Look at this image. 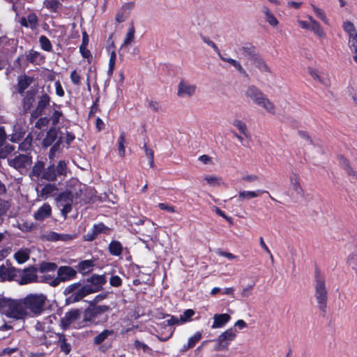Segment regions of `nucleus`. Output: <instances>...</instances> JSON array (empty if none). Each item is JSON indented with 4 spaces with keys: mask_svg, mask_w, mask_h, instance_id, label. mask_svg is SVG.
I'll list each match as a JSON object with an SVG mask.
<instances>
[{
    "mask_svg": "<svg viewBox=\"0 0 357 357\" xmlns=\"http://www.w3.org/2000/svg\"><path fill=\"white\" fill-rule=\"evenodd\" d=\"M47 297L42 293H30L18 300L8 303L5 314L15 319L37 317L45 311Z\"/></svg>",
    "mask_w": 357,
    "mask_h": 357,
    "instance_id": "f257e3e1",
    "label": "nucleus"
},
{
    "mask_svg": "<svg viewBox=\"0 0 357 357\" xmlns=\"http://www.w3.org/2000/svg\"><path fill=\"white\" fill-rule=\"evenodd\" d=\"M89 290L90 289L88 287L79 282L68 285L63 291L66 296V303L70 305L81 301L85 296L91 294Z\"/></svg>",
    "mask_w": 357,
    "mask_h": 357,
    "instance_id": "f03ea898",
    "label": "nucleus"
},
{
    "mask_svg": "<svg viewBox=\"0 0 357 357\" xmlns=\"http://www.w3.org/2000/svg\"><path fill=\"white\" fill-rule=\"evenodd\" d=\"M79 197V194L77 192L66 191L56 197L57 206L61 209V213L65 218L72 211L73 204L77 203Z\"/></svg>",
    "mask_w": 357,
    "mask_h": 357,
    "instance_id": "7ed1b4c3",
    "label": "nucleus"
},
{
    "mask_svg": "<svg viewBox=\"0 0 357 357\" xmlns=\"http://www.w3.org/2000/svg\"><path fill=\"white\" fill-rule=\"evenodd\" d=\"M315 298L321 310L324 311L326 307L327 302V289L326 287V280L323 274L320 271L315 272Z\"/></svg>",
    "mask_w": 357,
    "mask_h": 357,
    "instance_id": "20e7f679",
    "label": "nucleus"
},
{
    "mask_svg": "<svg viewBox=\"0 0 357 357\" xmlns=\"http://www.w3.org/2000/svg\"><path fill=\"white\" fill-rule=\"evenodd\" d=\"M109 310L107 305H90L83 312L82 322H84L85 326L90 324H97L96 319Z\"/></svg>",
    "mask_w": 357,
    "mask_h": 357,
    "instance_id": "39448f33",
    "label": "nucleus"
},
{
    "mask_svg": "<svg viewBox=\"0 0 357 357\" xmlns=\"http://www.w3.org/2000/svg\"><path fill=\"white\" fill-rule=\"evenodd\" d=\"M342 29L348 36V46L355 62L357 63V30L353 22L346 20L342 23Z\"/></svg>",
    "mask_w": 357,
    "mask_h": 357,
    "instance_id": "423d86ee",
    "label": "nucleus"
},
{
    "mask_svg": "<svg viewBox=\"0 0 357 357\" xmlns=\"http://www.w3.org/2000/svg\"><path fill=\"white\" fill-rule=\"evenodd\" d=\"M307 18L309 22L304 20L298 21L300 26L303 29L312 31L318 38L325 39L326 38V33L321 24L311 15H307Z\"/></svg>",
    "mask_w": 357,
    "mask_h": 357,
    "instance_id": "0eeeda50",
    "label": "nucleus"
},
{
    "mask_svg": "<svg viewBox=\"0 0 357 357\" xmlns=\"http://www.w3.org/2000/svg\"><path fill=\"white\" fill-rule=\"evenodd\" d=\"M81 311L78 309L71 310L66 313L61 319V324L63 328L71 326L79 328L85 326L84 322L81 320Z\"/></svg>",
    "mask_w": 357,
    "mask_h": 357,
    "instance_id": "6e6552de",
    "label": "nucleus"
},
{
    "mask_svg": "<svg viewBox=\"0 0 357 357\" xmlns=\"http://www.w3.org/2000/svg\"><path fill=\"white\" fill-rule=\"evenodd\" d=\"M37 268L30 266L23 270L18 269V276L16 282L20 285L28 284L31 283H37L38 280Z\"/></svg>",
    "mask_w": 357,
    "mask_h": 357,
    "instance_id": "1a4fd4ad",
    "label": "nucleus"
},
{
    "mask_svg": "<svg viewBox=\"0 0 357 357\" xmlns=\"http://www.w3.org/2000/svg\"><path fill=\"white\" fill-rule=\"evenodd\" d=\"M237 333L238 331L234 328H228L222 333L217 339L218 346L215 348V350L219 351L227 349L229 343L236 337Z\"/></svg>",
    "mask_w": 357,
    "mask_h": 357,
    "instance_id": "9d476101",
    "label": "nucleus"
},
{
    "mask_svg": "<svg viewBox=\"0 0 357 357\" xmlns=\"http://www.w3.org/2000/svg\"><path fill=\"white\" fill-rule=\"evenodd\" d=\"M197 86L190 81L181 79L177 87V96L180 98H190L196 93Z\"/></svg>",
    "mask_w": 357,
    "mask_h": 357,
    "instance_id": "9b49d317",
    "label": "nucleus"
},
{
    "mask_svg": "<svg viewBox=\"0 0 357 357\" xmlns=\"http://www.w3.org/2000/svg\"><path fill=\"white\" fill-rule=\"evenodd\" d=\"M86 287L90 289V293H96L102 289L103 285L106 283L107 280L105 275H93L86 280Z\"/></svg>",
    "mask_w": 357,
    "mask_h": 357,
    "instance_id": "f8f14e48",
    "label": "nucleus"
},
{
    "mask_svg": "<svg viewBox=\"0 0 357 357\" xmlns=\"http://www.w3.org/2000/svg\"><path fill=\"white\" fill-rule=\"evenodd\" d=\"M289 192L292 197H301L303 195V190L300 183L298 175L291 172L289 174Z\"/></svg>",
    "mask_w": 357,
    "mask_h": 357,
    "instance_id": "ddd939ff",
    "label": "nucleus"
},
{
    "mask_svg": "<svg viewBox=\"0 0 357 357\" xmlns=\"http://www.w3.org/2000/svg\"><path fill=\"white\" fill-rule=\"evenodd\" d=\"M8 165L13 168L21 170L26 169L31 163V159L29 156L25 154H19L13 158L8 159Z\"/></svg>",
    "mask_w": 357,
    "mask_h": 357,
    "instance_id": "4468645a",
    "label": "nucleus"
},
{
    "mask_svg": "<svg viewBox=\"0 0 357 357\" xmlns=\"http://www.w3.org/2000/svg\"><path fill=\"white\" fill-rule=\"evenodd\" d=\"M77 271L68 266H61L57 270L58 285L61 282L70 281L76 277Z\"/></svg>",
    "mask_w": 357,
    "mask_h": 357,
    "instance_id": "2eb2a0df",
    "label": "nucleus"
},
{
    "mask_svg": "<svg viewBox=\"0 0 357 357\" xmlns=\"http://www.w3.org/2000/svg\"><path fill=\"white\" fill-rule=\"evenodd\" d=\"M18 276V269L11 266L10 264H2L0 266V280L11 281L15 280Z\"/></svg>",
    "mask_w": 357,
    "mask_h": 357,
    "instance_id": "dca6fc26",
    "label": "nucleus"
},
{
    "mask_svg": "<svg viewBox=\"0 0 357 357\" xmlns=\"http://www.w3.org/2000/svg\"><path fill=\"white\" fill-rule=\"evenodd\" d=\"M266 193L268 195L269 197L272 200H275L271 195L270 193L262 189H257L256 190H242L238 192V201L239 202H244V201H248L252 199L256 198L259 197L261 194Z\"/></svg>",
    "mask_w": 357,
    "mask_h": 357,
    "instance_id": "f3484780",
    "label": "nucleus"
},
{
    "mask_svg": "<svg viewBox=\"0 0 357 357\" xmlns=\"http://www.w3.org/2000/svg\"><path fill=\"white\" fill-rule=\"evenodd\" d=\"M135 6V3L132 1L124 3L121 8L118 10L115 20L117 22L121 23L126 20L128 17L130 11Z\"/></svg>",
    "mask_w": 357,
    "mask_h": 357,
    "instance_id": "a211bd4d",
    "label": "nucleus"
},
{
    "mask_svg": "<svg viewBox=\"0 0 357 357\" xmlns=\"http://www.w3.org/2000/svg\"><path fill=\"white\" fill-rule=\"evenodd\" d=\"M50 102V98L47 94L42 95L38 102L36 108L32 112L31 116L37 118L43 114L45 108H46Z\"/></svg>",
    "mask_w": 357,
    "mask_h": 357,
    "instance_id": "6ab92c4d",
    "label": "nucleus"
},
{
    "mask_svg": "<svg viewBox=\"0 0 357 357\" xmlns=\"http://www.w3.org/2000/svg\"><path fill=\"white\" fill-rule=\"evenodd\" d=\"M212 329L222 328L231 320V316L227 313L215 314L213 317Z\"/></svg>",
    "mask_w": 357,
    "mask_h": 357,
    "instance_id": "aec40b11",
    "label": "nucleus"
},
{
    "mask_svg": "<svg viewBox=\"0 0 357 357\" xmlns=\"http://www.w3.org/2000/svg\"><path fill=\"white\" fill-rule=\"evenodd\" d=\"M52 215V208L47 203H44L33 214V218L38 221H43L50 217Z\"/></svg>",
    "mask_w": 357,
    "mask_h": 357,
    "instance_id": "412c9836",
    "label": "nucleus"
},
{
    "mask_svg": "<svg viewBox=\"0 0 357 357\" xmlns=\"http://www.w3.org/2000/svg\"><path fill=\"white\" fill-rule=\"evenodd\" d=\"M33 79L25 75L17 78V91L20 95H24V91L32 84Z\"/></svg>",
    "mask_w": 357,
    "mask_h": 357,
    "instance_id": "4be33fe9",
    "label": "nucleus"
},
{
    "mask_svg": "<svg viewBox=\"0 0 357 357\" xmlns=\"http://www.w3.org/2000/svg\"><path fill=\"white\" fill-rule=\"evenodd\" d=\"M36 91L34 90L27 91L23 96L22 105L24 112H26L32 107V105L35 100Z\"/></svg>",
    "mask_w": 357,
    "mask_h": 357,
    "instance_id": "5701e85b",
    "label": "nucleus"
},
{
    "mask_svg": "<svg viewBox=\"0 0 357 357\" xmlns=\"http://www.w3.org/2000/svg\"><path fill=\"white\" fill-rule=\"evenodd\" d=\"M20 24L23 26L34 29L38 24V17L35 13H29L26 17L21 18Z\"/></svg>",
    "mask_w": 357,
    "mask_h": 357,
    "instance_id": "b1692460",
    "label": "nucleus"
},
{
    "mask_svg": "<svg viewBox=\"0 0 357 357\" xmlns=\"http://www.w3.org/2000/svg\"><path fill=\"white\" fill-rule=\"evenodd\" d=\"M36 190L38 191V197L43 200H45L57 190V186L55 184L48 183L45 185L40 191L38 188Z\"/></svg>",
    "mask_w": 357,
    "mask_h": 357,
    "instance_id": "393cba45",
    "label": "nucleus"
},
{
    "mask_svg": "<svg viewBox=\"0 0 357 357\" xmlns=\"http://www.w3.org/2000/svg\"><path fill=\"white\" fill-rule=\"evenodd\" d=\"M38 280L37 283H46L52 287L58 286V280L56 277L52 275L50 273H38Z\"/></svg>",
    "mask_w": 357,
    "mask_h": 357,
    "instance_id": "a878e982",
    "label": "nucleus"
},
{
    "mask_svg": "<svg viewBox=\"0 0 357 357\" xmlns=\"http://www.w3.org/2000/svg\"><path fill=\"white\" fill-rule=\"evenodd\" d=\"M255 105L261 107L270 114H274L275 112V107L274 104L269 100V98L265 94L259 99V100H258L256 102Z\"/></svg>",
    "mask_w": 357,
    "mask_h": 357,
    "instance_id": "bb28decb",
    "label": "nucleus"
},
{
    "mask_svg": "<svg viewBox=\"0 0 357 357\" xmlns=\"http://www.w3.org/2000/svg\"><path fill=\"white\" fill-rule=\"evenodd\" d=\"M245 95L247 98H250L255 104H256V102L264 96V93L256 86H250L247 89Z\"/></svg>",
    "mask_w": 357,
    "mask_h": 357,
    "instance_id": "cd10ccee",
    "label": "nucleus"
},
{
    "mask_svg": "<svg viewBox=\"0 0 357 357\" xmlns=\"http://www.w3.org/2000/svg\"><path fill=\"white\" fill-rule=\"evenodd\" d=\"M94 262L92 260H83L76 266L77 270L82 274L85 275L92 271Z\"/></svg>",
    "mask_w": 357,
    "mask_h": 357,
    "instance_id": "c85d7f7f",
    "label": "nucleus"
},
{
    "mask_svg": "<svg viewBox=\"0 0 357 357\" xmlns=\"http://www.w3.org/2000/svg\"><path fill=\"white\" fill-rule=\"evenodd\" d=\"M58 175L55 170V167L54 165H50L47 167L43 171L42 174V179L48 181H54L56 180Z\"/></svg>",
    "mask_w": 357,
    "mask_h": 357,
    "instance_id": "c756f323",
    "label": "nucleus"
},
{
    "mask_svg": "<svg viewBox=\"0 0 357 357\" xmlns=\"http://www.w3.org/2000/svg\"><path fill=\"white\" fill-rule=\"evenodd\" d=\"M310 6H311L315 16L318 19H319L321 21H322L325 24L328 25L329 20L327 17L326 12L323 9L317 7V6H315L313 3H312L310 5Z\"/></svg>",
    "mask_w": 357,
    "mask_h": 357,
    "instance_id": "7c9ffc66",
    "label": "nucleus"
},
{
    "mask_svg": "<svg viewBox=\"0 0 357 357\" xmlns=\"http://www.w3.org/2000/svg\"><path fill=\"white\" fill-rule=\"evenodd\" d=\"M57 266L55 263L43 262L40 264L37 268L38 273H54L56 270Z\"/></svg>",
    "mask_w": 357,
    "mask_h": 357,
    "instance_id": "2f4dec72",
    "label": "nucleus"
},
{
    "mask_svg": "<svg viewBox=\"0 0 357 357\" xmlns=\"http://www.w3.org/2000/svg\"><path fill=\"white\" fill-rule=\"evenodd\" d=\"M231 124L233 125V126L237 128L239 132L244 137H248L250 136L249 131L247 128V126L245 123H244L243 121L236 119L233 120Z\"/></svg>",
    "mask_w": 357,
    "mask_h": 357,
    "instance_id": "473e14b6",
    "label": "nucleus"
},
{
    "mask_svg": "<svg viewBox=\"0 0 357 357\" xmlns=\"http://www.w3.org/2000/svg\"><path fill=\"white\" fill-rule=\"evenodd\" d=\"M57 137V133L55 129H50L47 132L45 138L43 139V146L48 147L50 146Z\"/></svg>",
    "mask_w": 357,
    "mask_h": 357,
    "instance_id": "72a5a7b5",
    "label": "nucleus"
},
{
    "mask_svg": "<svg viewBox=\"0 0 357 357\" xmlns=\"http://www.w3.org/2000/svg\"><path fill=\"white\" fill-rule=\"evenodd\" d=\"M44 6L50 12L57 13L62 7V4L58 0H45Z\"/></svg>",
    "mask_w": 357,
    "mask_h": 357,
    "instance_id": "f704fd0d",
    "label": "nucleus"
},
{
    "mask_svg": "<svg viewBox=\"0 0 357 357\" xmlns=\"http://www.w3.org/2000/svg\"><path fill=\"white\" fill-rule=\"evenodd\" d=\"M135 33V28H134L133 25H131L128 29V31L126 34L123 42L121 46V48H123V47H126V46L132 44L134 42Z\"/></svg>",
    "mask_w": 357,
    "mask_h": 357,
    "instance_id": "c9c22d12",
    "label": "nucleus"
},
{
    "mask_svg": "<svg viewBox=\"0 0 357 357\" xmlns=\"http://www.w3.org/2000/svg\"><path fill=\"white\" fill-rule=\"evenodd\" d=\"M109 251L114 256H120L122 254L123 246L119 241H112L109 245Z\"/></svg>",
    "mask_w": 357,
    "mask_h": 357,
    "instance_id": "e433bc0d",
    "label": "nucleus"
},
{
    "mask_svg": "<svg viewBox=\"0 0 357 357\" xmlns=\"http://www.w3.org/2000/svg\"><path fill=\"white\" fill-rule=\"evenodd\" d=\"M263 13L265 15L266 21L271 26H276L278 24V20L276 19L273 13L267 8H263Z\"/></svg>",
    "mask_w": 357,
    "mask_h": 357,
    "instance_id": "4c0bfd02",
    "label": "nucleus"
},
{
    "mask_svg": "<svg viewBox=\"0 0 357 357\" xmlns=\"http://www.w3.org/2000/svg\"><path fill=\"white\" fill-rule=\"evenodd\" d=\"M14 258L18 264H23L29 259V252L26 249L20 250L15 254Z\"/></svg>",
    "mask_w": 357,
    "mask_h": 357,
    "instance_id": "58836bf2",
    "label": "nucleus"
},
{
    "mask_svg": "<svg viewBox=\"0 0 357 357\" xmlns=\"http://www.w3.org/2000/svg\"><path fill=\"white\" fill-rule=\"evenodd\" d=\"M126 143V134L124 132H121L120 133L119 137L118 139V152L119 155L121 157H124L126 151H125V144Z\"/></svg>",
    "mask_w": 357,
    "mask_h": 357,
    "instance_id": "ea45409f",
    "label": "nucleus"
},
{
    "mask_svg": "<svg viewBox=\"0 0 357 357\" xmlns=\"http://www.w3.org/2000/svg\"><path fill=\"white\" fill-rule=\"evenodd\" d=\"M114 331L112 330H104L100 334L94 337L93 342L96 344H100L104 342L109 336L112 335Z\"/></svg>",
    "mask_w": 357,
    "mask_h": 357,
    "instance_id": "a19ab883",
    "label": "nucleus"
},
{
    "mask_svg": "<svg viewBox=\"0 0 357 357\" xmlns=\"http://www.w3.org/2000/svg\"><path fill=\"white\" fill-rule=\"evenodd\" d=\"M218 56H219L220 59L222 61L230 63L238 72H240V73H243L244 72V70H243V67L241 66V63L238 61H236L235 59H231V58H229V57H225L223 55H222L221 53Z\"/></svg>",
    "mask_w": 357,
    "mask_h": 357,
    "instance_id": "79ce46f5",
    "label": "nucleus"
},
{
    "mask_svg": "<svg viewBox=\"0 0 357 357\" xmlns=\"http://www.w3.org/2000/svg\"><path fill=\"white\" fill-rule=\"evenodd\" d=\"M44 170V163L43 162H38L32 168L31 175L37 178H42V174Z\"/></svg>",
    "mask_w": 357,
    "mask_h": 357,
    "instance_id": "37998d69",
    "label": "nucleus"
},
{
    "mask_svg": "<svg viewBox=\"0 0 357 357\" xmlns=\"http://www.w3.org/2000/svg\"><path fill=\"white\" fill-rule=\"evenodd\" d=\"M26 59L29 62L36 64H40L42 61L41 54L34 50H31L29 52V53L26 55Z\"/></svg>",
    "mask_w": 357,
    "mask_h": 357,
    "instance_id": "c03bdc74",
    "label": "nucleus"
},
{
    "mask_svg": "<svg viewBox=\"0 0 357 357\" xmlns=\"http://www.w3.org/2000/svg\"><path fill=\"white\" fill-rule=\"evenodd\" d=\"M195 312L193 310L188 309L183 312L182 314L180 315V322L181 324L189 322L192 320V317L195 315Z\"/></svg>",
    "mask_w": 357,
    "mask_h": 357,
    "instance_id": "a18cd8bd",
    "label": "nucleus"
},
{
    "mask_svg": "<svg viewBox=\"0 0 357 357\" xmlns=\"http://www.w3.org/2000/svg\"><path fill=\"white\" fill-rule=\"evenodd\" d=\"M116 59V55L114 50L112 51L109 53V68L107 71L108 75L110 77L112 75L114 68H115V63Z\"/></svg>",
    "mask_w": 357,
    "mask_h": 357,
    "instance_id": "49530a36",
    "label": "nucleus"
},
{
    "mask_svg": "<svg viewBox=\"0 0 357 357\" xmlns=\"http://www.w3.org/2000/svg\"><path fill=\"white\" fill-rule=\"evenodd\" d=\"M39 42L40 47L43 50L47 52L52 51V46L51 42L45 36H41L39 38Z\"/></svg>",
    "mask_w": 357,
    "mask_h": 357,
    "instance_id": "de8ad7c7",
    "label": "nucleus"
},
{
    "mask_svg": "<svg viewBox=\"0 0 357 357\" xmlns=\"http://www.w3.org/2000/svg\"><path fill=\"white\" fill-rule=\"evenodd\" d=\"M254 64L261 72L270 71L269 67L267 66L265 61L259 57H256L255 59Z\"/></svg>",
    "mask_w": 357,
    "mask_h": 357,
    "instance_id": "09e8293b",
    "label": "nucleus"
},
{
    "mask_svg": "<svg viewBox=\"0 0 357 357\" xmlns=\"http://www.w3.org/2000/svg\"><path fill=\"white\" fill-rule=\"evenodd\" d=\"M59 342L60 343L61 350L66 354H68L70 351V346L66 342L64 335H59Z\"/></svg>",
    "mask_w": 357,
    "mask_h": 357,
    "instance_id": "8fccbe9b",
    "label": "nucleus"
},
{
    "mask_svg": "<svg viewBox=\"0 0 357 357\" xmlns=\"http://www.w3.org/2000/svg\"><path fill=\"white\" fill-rule=\"evenodd\" d=\"M202 333L196 332L192 337L188 339L187 347H194L195 344L201 340Z\"/></svg>",
    "mask_w": 357,
    "mask_h": 357,
    "instance_id": "3c124183",
    "label": "nucleus"
},
{
    "mask_svg": "<svg viewBox=\"0 0 357 357\" xmlns=\"http://www.w3.org/2000/svg\"><path fill=\"white\" fill-rule=\"evenodd\" d=\"M204 180L212 186H218L221 184L222 181L221 178L214 176H206Z\"/></svg>",
    "mask_w": 357,
    "mask_h": 357,
    "instance_id": "603ef678",
    "label": "nucleus"
},
{
    "mask_svg": "<svg viewBox=\"0 0 357 357\" xmlns=\"http://www.w3.org/2000/svg\"><path fill=\"white\" fill-rule=\"evenodd\" d=\"M340 164L347 171L348 174L355 176V171L351 168L349 161L346 158H342L340 160Z\"/></svg>",
    "mask_w": 357,
    "mask_h": 357,
    "instance_id": "864d4df0",
    "label": "nucleus"
},
{
    "mask_svg": "<svg viewBox=\"0 0 357 357\" xmlns=\"http://www.w3.org/2000/svg\"><path fill=\"white\" fill-rule=\"evenodd\" d=\"M254 284H248L243 288L240 292V295L242 298H248L252 295Z\"/></svg>",
    "mask_w": 357,
    "mask_h": 357,
    "instance_id": "5fc2aeb1",
    "label": "nucleus"
},
{
    "mask_svg": "<svg viewBox=\"0 0 357 357\" xmlns=\"http://www.w3.org/2000/svg\"><path fill=\"white\" fill-rule=\"evenodd\" d=\"M24 132L22 130H15V132L10 135V140L13 142H19L24 136Z\"/></svg>",
    "mask_w": 357,
    "mask_h": 357,
    "instance_id": "6e6d98bb",
    "label": "nucleus"
},
{
    "mask_svg": "<svg viewBox=\"0 0 357 357\" xmlns=\"http://www.w3.org/2000/svg\"><path fill=\"white\" fill-rule=\"evenodd\" d=\"M61 116H62L61 112L55 109L53 112L51 117L49 119H50V121H52V125L55 126L59 123Z\"/></svg>",
    "mask_w": 357,
    "mask_h": 357,
    "instance_id": "4d7b16f0",
    "label": "nucleus"
},
{
    "mask_svg": "<svg viewBox=\"0 0 357 357\" xmlns=\"http://www.w3.org/2000/svg\"><path fill=\"white\" fill-rule=\"evenodd\" d=\"M66 164L63 160L59 161L56 167H55V170L58 176L64 174L66 173Z\"/></svg>",
    "mask_w": 357,
    "mask_h": 357,
    "instance_id": "13d9d810",
    "label": "nucleus"
},
{
    "mask_svg": "<svg viewBox=\"0 0 357 357\" xmlns=\"http://www.w3.org/2000/svg\"><path fill=\"white\" fill-rule=\"evenodd\" d=\"M109 284L114 287H119L122 284V280L118 275H112L109 279Z\"/></svg>",
    "mask_w": 357,
    "mask_h": 357,
    "instance_id": "bf43d9fd",
    "label": "nucleus"
},
{
    "mask_svg": "<svg viewBox=\"0 0 357 357\" xmlns=\"http://www.w3.org/2000/svg\"><path fill=\"white\" fill-rule=\"evenodd\" d=\"M242 181L247 183H255L259 181V176L256 174H245L241 178Z\"/></svg>",
    "mask_w": 357,
    "mask_h": 357,
    "instance_id": "052dcab7",
    "label": "nucleus"
},
{
    "mask_svg": "<svg viewBox=\"0 0 357 357\" xmlns=\"http://www.w3.org/2000/svg\"><path fill=\"white\" fill-rule=\"evenodd\" d=\"M202 38L204 43H206L208 46L211 47L213 49V50L215 52H217L218 55H219L220 54V52L218 46L211 40H210L208 38H207L206 36H202Z\"/></svg>",
    "mask_w": 357,
    "mask_h": 357,
    "instance_id": "680f3d73",
    "label": "nucleus"
},
{
    "mask_svg": "<svg viewBox=\"0 0 357 357\" xmlns=\"http://www.w3.org/2000/svg\"><path fill=\"white\" fill-rule=\"evenodd\" d=\"M215 252L218 255L224 257H226V258H227L229 260H233V259H235L237 258V257L236 255H233L232 253L223 251L221 249L216 250Z\"/></svg>",
    "mask_w": 357,
    "mask_h": 357,
    "instance_id": "e2e57ef3",
    "label": "nucleus"
},
{
    "mask_svg": "<svg viewBox=\"0 0 357 357\" xmlns=\"http://www.w3.org/2000/svg\"><path fill=\"white\" fill-rule=\"evenodd\" d=\"M144 149L145 151V153L149 160L150 166L152 167L153 165V151L151 149H149L146 144H144Z\"/></svg>",
    "mask_w": 357,
    "mask_h": 357,
    "instance_id": "0e129e2a",
    "label": "nucleus"
},
{
    "mask_svg": "<svg viewBox=\"0 0 357 357\" xmlns=\"http://www.w3.org/2000/svg\"><path fill=\"white\" fill-rule=\"evenodd\" d=\"M81 77L76 70H73L70 73V80L75 84L79 85L80 84Z\"/></svg>",
    "mask_w": 357,
    "mask_h": 357,
    "instance_id": "69168bd1",
    "label": "nucleus"
},
{
    "mask_svg": "<svg viewBox=\"0 0 357 357\" xmlns=\"http://www.w3.org/2000/svg\"><path fill=\"white\" fill-rule=\"evenodd\" d=\"M158 207L162 210V211H166L169 213H174L176 211H175V208L174 206H172V205H169L167 203H160L158 204Z\"/></svg>",
    "mask_w": 357,
    "mask_h": 357,
    "instance_id": "338daca9",
    "label": "nucleus"
},
{
    "mask_svg": "<svg viewBox=\"0 0 357 357\" xmlns=\"http://www.w3.org/2000/svg\"><path fill=\"white\" fill-rule=\"evenodd\" d=\"M93 227L98 235L101 233H105L108 229V228L102 223L94 225Z\"/></svg>",
    "mask_w": 357,
    "mask_h": 357,
    "instance_id": "774afa93",
    "label": "nucleus"
}]
</instances>
